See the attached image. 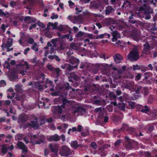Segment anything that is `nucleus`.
<instances>
[{"mask_svg":"<svg viewBox=\"0 0 157 157\" xmlns=\"http://www.w3.org/2000/svg\"><path fill=\"white\" fill-rule=\"evenodd\" d=\"M70 63L72 64H74L75 63H78L79 61L78 59L75 58L73 56H71V58L68 59Z\"/></svg>","mask_w":157,"mask_h":157,"instance_id":"nucleus-23","label":"nucleus"},{"mask_svg":"<svg viewBox=\"0 0 157 157\" xmlns=\"http://www.w3.org/2000/svg\"><path fill=\"white\" fill-rule=\"evenodd\" d=\"M107 36V34L106 33H105L104 34H101L100 35L96 36L95 37V39H99L103 38L105 36Z\"/></svg>","mask_w":157,"mask_h":157,"instance_id":"nucleus-40","label":"nucleus"},{"mask_svg":"<svg viewBox=\"0 0 157 157\" xmlns=\"http://www.w3.org/2000/svg\"><path fill=\"white\" fill-rule=\"evenodd\" d=\"M114 61L116 63H119L123 60V57L119 54H116L113 56Z\"/></svg>","mask_w":157,"mask_h":157,"instance_id":"nucleus-11","label":"nucleus"},{"mask_svg":"<svg viewBox=\"0 0 157 157\" xmlns=\"http://www.w3.org/2000/svg\"><path fill=\"white\" fill-rule=\"evenodd\" d=\"M109 96L111 100H116L117 97L113 92H111L109 93Z\"/></svg>","mask_w":157,"mask_h":157,"instance_id":"nucleus-27","label":"nucleus"},{"mask_svg":"<svg viewBox=\"0 0 157 157\" xmlns=\"http://www.w3.org/2000/svg\"><path fill=\"white\" fill-rule=\"evenodd\" d=\"M47 68L50 71H53L54 69V67H53L52 65L51 64H48L47 65Z\"/></svg>","mask_w":157,"mask_h":157,"instance_id":"nucleus-47","label":"nucleus"},{"mask_svg":"<svg viewBox=\"0 0 157 157\" xmlns=\"http://www.w3.org/2000/svg\"><path fill=\"white\" fill-rule=\"evenodd\" d=\"M46 120H45L43 118L41 119L40 121V123H39V126L42 125L43 124H44L46 121Z\"/></svg>","mask_w":157,"mask_h":157,"instance_id":"nucleus-53","label":"nucleus"},{"mask_svg":"<svg viewBox=\"0 0 157 157\" xmlns=\"http://www.w3.org/2000/svg\"><path fill=\"white\" fill-rule=\"evenodd\" d=\"M2 152L4 154H5L7 152V150L8 149V147L5 144L2 146Z\"/></svg>","mask_w":157,"mask_h":157,"instance_id":"nucleus-30","label":"nucleus"},{"mask_svg":"<svg viewBox=\"0 0 157 157\" xmlns=\"http://www.w3.org/2000/svg\"><path fill=\"white\" fill-rule=\"evenodd\" d=\"M65 108H63L62 107V106H58V109H57V111L58 113H61L63 111V109H64Z\"/></svg>","mask_w":157,"mask_h":157,"instance_id":"nucleus-45","label":"nucleus"},{"mask_svg":"<svg viewBox=\"0 0 157 157\" xmlns=\"http://www.w3.org/2000/svg\"><path fill=\"white\" fill-rule=\"evenodd\" d=\"M111 34L113 37L112 38V41L116 42L114 44L120 45L121 43L120 40H118V39L120 38V35L117 31L116 30H114L112 32Z\"/></svg>","mask_w":157,"mask_h":157,"instance_id":"nucleus-2","label":"nucleus"},{"mask_svg":"<svg viewBox=\"0 0 157 157\" xmlns=\"http://www.w3.org/2000/svg\"><path fill=\"white\" fill-rule=\"evenodd\" d=\"M45 36L49 38H51L52 37V34L49 31H47L45 33Z\"/></svg>","mask_w":157,"mask_h":157,"instance_id":"nucleus-43","label":"nucleus"},{"mask_svg":"<svg viewBox=\"0 0 157 157\" xmlns=\"http://www.w3.org/2000/svg\"><path fill=\"white\" fill-rule=\"evenodd\" d=\"M73 54V52L71 50H69L66 52V54L68 58L69 59L71 56V55Z\"/></svg>","mask_w":157,"mask_h":157,"instance_id":"nucleus-33","label":"nucleus"},{"mask_svg":"<svg viewBox=\"0 0 157 157\" xmlns=\"http://www.w3.org/2000/svg\"><path fill=\"white\" fill-rule=\"evenodd\" d=\"M28 42L30 44H34V40L33 38H29L28 40Z\"/></svg>","mask_w":157,"mask_h":157,"instance_id":"nucleus-49","label":"nucleus"},{"mask_svg":"<svg viewBox=\"0 0 157 157\" xmlns=\"http://www.w3.org/2000/svg\"><path fill=\"white\" fill-rule=\"evenodd\" d=\"M58 40V38H55L54 39H52L51 40L52 43L54 44V45H55V44L56 43V42Z\"/></svg>","mask_w":157,"mask_h":157,"instance_id":"nucleus-55","label":"nucleus"},{"mask_svg":"<svg viewBox=\"0 0 157 157\" xmlns=\"http://www.w3.org/2000/svg\"><path fill=\"white\" fill-rule=\"evenodd\" d=\"M71 147L75 149H77L78 147H82L81 144H78L77 141H73L71 142Z\"/></svg>","mask_w":157,"mask_h":157,"instance_id":"nucleus-17","label":"nucleus"},{"mask_svg":"<svg viewBox=\"0 0 157 157\" xmlns=\"http://www.w3.org/2000/svg\"><path fill=\"white\" fill-rule=\"evenodd\" d=\"M135 85L133 83H129L125 85V87L126 88L128 89L131 91H132L134 89Z\"/></svg>","mask_w":157,"mask_h":157,"instance_id":"nucleus-20","label":"nucleus"},{"mask_svg":"<svg viewBox=\"0 0 157 157\" xmlns=\"http://www.w3.org/2000/svg\"><path fill=\"white\" fill-rule=\"evenodd\" d=\"M34 2V0H26L24 1V3L25 4L27 3L30 6L33 5Z\"/></svg>","mask_w":157,"mask_h":157,"instance_id":"nucleus-28","label":"nucleus"},{"mask_svg":"<svg viewBox=\"0 0 157 157\" xmlns=\"http://www.w3.org/2000/svg\"><path fill=\"white\" fill-rule=\"evenodd\" d=\"M27 126H31L35 129H37L39 126L37 118L36 117L34 120L31 121L30 123H28Z\"/></svg>","mask_w":157,"mask_h":157,"instance_id":"nucleus-5","label":"nucleus"},{"mask_svg":"<svg viewBox=\"0 0 157 157\" xmlns=\"http://www.w3.org/2000/svg\"><path fill=\"white\" fill-rule=\"evenodd\" d=\"M6 14H9V13L7 12L6 13H5L4 12L2 11V10H0V16H6Z\"/></svg>","mask_w":157,"mask_h":157,"instance_id":"nucleus-50","label":"nucleus"},{"mask_svg":"<svg viewBox=\"0 0 157 157\" xmlns=\"http://www.w3.org/2000/svg\"><path fill=\"white\" fill-rule=\"evenodd\" d=\"M54 70L57 75L56 77H59L60 74V72L61 71V70L59 68H57L54 69Z\"/></svg>","mask_w":157,"mask_h":157,"instance_id":"nucleus-37","label":"nucleus"},{"mask_svg":"<svg viewBox=\"0 0 157 157\" xmlns=\"http://www.w3.org/2000/svg\"><path fill=\"white\" fill-rule=\"evenodd\" d=\"M151 72H147L144 74V77L145 79L147 80L148 79V77L151 76Z\"/></svg>","mask_w":157,"mask_h":157,"instance_id":"nucleus-42","label":"nucleus"},{"mask_svg":"<svg viewBox=\"0 0 157 157\" xmlns=\"http://www.w3.org/2000/svg\"><path fill=\"white\" fill-rule=\"evenodd\" d=\"M77 65L72 66L70 64H67V69L69 71H71L73 70L75 68H77Z\"/></svg>","mask_w":157,"mask_h":157,"instance_id":"nucleus-29","label":"nucleus"},{"mask_svg":"<svg viewBox=\"0 0 157 157\" xmlns=\"http://www.w3.org/2000/svg\"><path fill=\"white\" fill-rule=\"evenodd\" d=\"M133 16H134L132 14L131 16H130L129 17V19L130 20V21L132 22L133 23H135L136 22V20H134V21H133V20H132V19H133Z\"/></svg>","mask_w":157,"mask_h":157,"instance_id":"nucleus-57","label":"nucleus"},{"mask_svg":"<svg viewBox=\"0 0 157 157\" xmlns=\"http://www.w3.org/2000/svg\"><path fill=\"white\" fill-rule=\"evenodd\" d=\"M38 138L39 139V141H36L34 144H40L41 143H43L44 141L45 140V136L43 135H40V136H39V135H38Z\"/></svg>","mask_w":157,"mask_h":157,"instance_id":"nucleus-15","label":"nucleus"},{"mask_svg":"<svg viewBox=\"0 0 157 157\" xmlns=\"http://www.w3.org/2000/svg\"><path fill=\"white\" fill-rule=\"evenodd\" d=\"M142 87L141 86L135 85L132 91H135L136 94H139L140 93V92H141L142 90Z\"/></svg>","mask_w":157,"mask_h":157,"instance_id":"nucleus-18","label":"nucleus"},{"mask_svg":"<svg viewBox=\"0 0 157 157\" xmlns=\"http://www.w3.org/2000/svg\"><path fill=\"white\" fill-rule=\"evenodd\" d=\"M17 146L18 148L22 150L23 153L26 154L28 150L27 147L23 142L21 141H18L17 144Z\"/></svg>","mask_w":157,"mask_h":157,"instance_id":"nucleus-6","label":"nucleus"},{"mask_svg":"<svg viewBox=\"0 0 157 157\" xmlns=\"http://www.w3.org/2000/svg\"><path fill=\"white\" fill-rule=\"evenodd\" d=\"M64 88L66 90H68L71 88V87L70 86L69 83H67L65 84Z\"/></svg>","mask_w":157,"mask_h":157,"instance_id":"nucleus-48","label":"nucleus"},{"mask_svg":"<svg viewBox=\"0 0 157 157\" xmlns=\"http://www.w3.org/2000/svg\"><path fill=\"white\" fill-rule=\"evenodd\" d=\"M53 16L51 17V18L52 19H53L54 18L57 19L58 18V16L57 15H55L54 13L53 14Z\"/></svg>","mask_w":157,"mask_h":157,"instance_id":"nucleus-64","label":"nucleus"},{"mask_svg":"<svg viewBox=\"0 0 157 157\" xmlns=\"http://www.w3.org/2000/svg\"><path fill=\"white\" fill-rule=\"evenodd\" d=\"M130 2L129 1L126 0L124 2L123 6L124 7L126 8L128 6L130 7Z\"/></svg>","mask_w":157,"mask_h":157,"instance_id":"nucleus-34","label":"nucleus"},{"mask_svg":"<svg viewBox=\"0 0 157 157\" xmlns=\"http://www.w3.org/2000/svg\"><path fill=\"white\" fill-rule=\"evenodd\" d=\"M143 49L142 51L143 53L146 55L148 54L151 48L150 45L148 43H146L143 45Z\"/></svg>","mask_w":157,"mask_h":157,"instance_id":"nucleus-8","label":"nucleus"},{"mask_svg":"<svg viewBox=\"0 0 157 157\" xmlns=\"http://www.w3.org/2000/svg\"><path fill=\"white\" fill-rule=\"evenodd\" d=\"M149 109H141V112L143 113H147V112L149 111Z\"/></svg>","mask_w":157,"mask_h":157,"instance_id":"nucleus-60","label":"nucleus"},{"mask_svg":"<svg viewBox=\"0 0 157 157\" xmlns=\"http://www.w3.org/2000/svg\"><path fill=\"white\" fill-rule=\"evenodd\" d=\"M139 46L134 45L132 48V50L131 52L139 54Z\"/></svg>","mask_w":157,"mask_h":157,"instance_id":"nucleus-24","label":"nucleus"},{"mask_svg":"<svg viewBox=\"0 0 157 157\" xmlns=\"http://www.w3.org/2000/svg\"><path fill=\"white\" fill-rule=\"evenodd\" d=\"M131 37L134 40L136 41H138L139 40V33L137 31H133L132 33Z\"/></svg>","mask_w":157,"mask_h":157,"instance_id":"nucleus-14","label":"nucleus"},{"mask_svg":"<svg viewBox=\"0 0 157 157\" xmlns=\"http://www.w3.org/2000/svg\"><path fill=\"white\" fill-rule=\"evenodd\" d=\"M70 78L76 81H78L80 79V78L75 73L72 72L71 73L69 74V77H68V78Z\"/></svg>","mask_w":157,"mask_h":157,"instance_id":"nucleus-19","label":"nucleus"},{"mask_svg":"<svg viewBox=\"0 0 157 157\" xmlns=\"http://www.w3.org/2000/svg\"><path fill=\"white\" fill-rule=\"evenodd\" d=\"M93 104H97L98 105H100L101 104V102L100 101L97 100L95 101L93 103Z\"/></svg>","mask_w":157,"mask_h":157,"instance_id":"nucleus-58","label":"nucleus"},{"mask_svg":"<svg viewBox=\"0 0 157 157\" xmlns=\"http://www.w3.org/2000/svg\"><path fill=\"white\" fill-rule=\"evenodd\" d=\"M141 92L143 93L144 95L146 96L147 95L148 93V90L147 88L144 87L143 88V90Z\"/></svg>","mask_w":157,"mask_h":157,"instance_id":"nucleus-38","label":"nucleus"},{"mask_svg":"<svg viewBox=\"0 0 157 157\" xmlns=\"http://www.w3.org/2000/svg\"><path fill=\"white\" fill-rule=\"evenodd\" d=\"M124 130H126L128 131L130 130L132 131L133 130V129L132 128H128L127 125L124 124L123 125L122 128H121L120 129L118 130V131H120V130L123 131Z\"/></svg>","mask_w":157,"mask_h":157,"instance_id":"nucleus-21","label":"nucleus"},{"mask_svg":"<svg viewBox=\"0 0 157 157\" xmlns=\"http://www.w3.org/2000/svg\"><path fill=\"white\" fill-rule=\"evenodd\" d=\"M48 58L50 60L55 59L56 61L58 62L60 61V59L59 58V56L56 55H49L48 56Z\"/></svg>","mask_w":157,"mask_h":157,"instance_id":"nucleus-22","label":"nucleus"},{"mask_svg":"<svg viewBox=\"0 0 157 157\" xmlns=\"http://www.w3.org/2000/svg\"><path fill=\"white\" fill-rule=\"evenodd\" d=\"M10 4V6L12 7H14L16 5V2L14 1H11Z\"/></svg>","mask_w":157,"mask_h":157,"instance_id":"nucleus-52","label":"nucleus"},{"mask_svg":"<svg viewBox=\"0 0 157 157\" xmlns=\"http://www.w3.org/2000/svg\"><path fill=\"white\" fill-rule=\"evenodd\" d=\"M25 21H26L27 24H30L32 23L31 20V17L29 16L26 17L24 19Z\"/></svg>","mask_w":157,"mask_h":157,"instance_id":"nucleus-31","label":"nucleus"},{"mask_svg":"<svg viewBox=\"0 0 157 157\" xmlns=\"http://www.w3.org/2000/svg\"><path fill=\"white\" fill-rule=\"evenodd\" d=\"M49 24H50L51 26H52V29H57L58 27H57L58 23L57 22H55L54 24L52 23L49 22Z\"/></svg>","mask_w":157,"mask_h":157,"instance_id":"nucleus-35","label":"nucleus"},{"mask_svg":"<svg viewBox=\"0 0 157 157\" xmlns=\"http://www.w3.org/2000/svg\"><path fill=\"white\" fill-rule=\"evenodd\" d=\"M62 101L63 104L61 105V106L63 108H65V105H66L67 103L68 104L70 103V101H69L67 99L65 98L63 99Z\"/></svg>","mask_w":157,"mask_h":157,"instance_id":"nucleus-26","label":"nucleus"},{"mask_svg":"<svg viewBox=\"0 0 157 157\" xmlns=\"http://www.w3.org/2000/svg\"><path fill=\"white\" fill-rule=\"evenodd\" d=\"M113 122L115 124H116L119 121V119L118 117L116 116H114L113 117Z\"/></svg>","mask_w":157,"mask_h":157,"instance_id":"nucleus-41","label":"nucleus"},{"mask_svg":"<svg viewBox=\"0 0 157 157\" xmlns=\"http://www.w3.org/2000/svg\"><path fill=\"white\" fill-rule=\"evenodd\" d=\"M60 140V136L57 134L51 136L47 138V140L50 141H59Z\"/></svg>","mask_w":157,"mask_h":157,"instance_id":"nucleus-9","label":"nucleus"},{"mask_svg":"<svg viewBox=\"0 0 157 157\" xmlns=\"http://www.w3.org/2000/svg\"><path fill=\"white\" fill-rule=\"evenodd\" d=\"M121 142V140H118L115 142L114 145L116 146H118L120 145Z\"/></svg>","mask_w":157,"mask_h":157,"instance_id":"nucleus-56","label":"nucleus"},{"mask_svg":"<svg viewBox=\"0 0 157 157\" xmlns=\"http://www.w3.org/2000/svg\"><path fill=\"white\" fill-rule=\"evenodd\" d=\"M84 34V33L81 31H79L75 35V37L77 38L81 37L83 36Z\"/></svg>","mask_w":157,"mask_h":157,"instance_id":"nucleus-36","label":"nucleus"},{"mask_svg":"<svg viewBox=\"0 0 157 157\" xmlns=\"http://www.w3.org/2000/svg\"><path fill=\"white\" fill-rule=\"evenodd\" d=\"M13 39L11 38H8L6 43H3L1 45L2 50L5 48H9L12 45Z\"/></svg>","mask_w":157,"mask_h":157,"instance_id":"nucleus-7","label":"nucleus"},{"mask_svg":"<svg viewBox=\"0 0 157 157\" xmlns=\"http://www.w3.org/2000/svg\"><path fill=\"white\" fill-rule=\"evenodd\" d=\"M59 48L60 50H63L65 46L63 44L61 43Z\"/></svg>","mask_w":157,"mask_h":157,"instance_id":"nucleus-63","label":"nucleus"},{"mask_svg":"<svg viewBox=\"0 0 157 157\" xmlns=\"http://www.w3.org/2000/svg\"><path fill=\"white\" fill-rule=\"evenodd\" d=\"M102 120H103V119L104 120V122L105 123H106L107 122V121L108 120V119H109V117H108L105 116V117H102Z\"/></svg>","mask_w":157,"mask_h":157,"instance_id":"nucleus-59","label":"nucleus"},{"mask_svg":"<svg viewBox=\"0 0 157 157\" xmlns=\"http://www.w3.org/2000/svg\"><path fill=\"white\" fill-rule=\"evenodd\" d=\"M70 47L73 49L77 50L78 49L77 44L75 43H71L70 44Z\"/></svg>","mask_w":157,"mask_h":157,"instance_id":"nucleus-32","label":"nucleus"},{"mask_svg":"<svg viewBox=\"0 0 157 157\" xmlns=\"http://www.w3.org/2000/svg\"><path fill=\"white\" fill-rule=\"evenodd\" d=\"M140 69V67L138 65H133V71L138 70H139Z\"/></svg>","mask_w":157,"mask_h":157,"instance_id":"nucleus-46","label":"nucleus"},{"mask_svg":"<svg viewBox=\"0 0 157 157\" xmlns=\"http://www.w3.org/2000/svg\"><path fill=\"white\" fill-rule=\"evenodd\" d=\"M66 37L68 39H69L70 41H71L73 40L72 36L69 34H67Z\"/></svg>","mask_w":157,"mask_h":157,"instance_id":"nucleus-62","label":"nucleus"},{"mask_svg":"<svg viewBox=\"0 0 157 157\" xmlns=\"http://www.w3.org/2000/svg\"><path fill=\"white\" fill-rule=\"evenodd\" d=\"M115 10L111 6H107L105 8V13L106 15L113 14Z\"/></svg>","mask_w":157,"mask_h":157,"instance_id":"nucleus-13","label":"nucleus"},{"mask_svg":"<svg viewBox=\"0 0 157 157\" xmlns=\"http://www.w3.org/2000/svg\"><path fill=\"white\" fill-rule=\"evenodd\" d=\"M139 11L140 13H143L145 18L147 20L151 18L150 14L153 13V10L151 7L149 5L145 4L140 7Z\"/></svg>","mask_w":157,"mask_h":157,"instance_id":"nucleus-1","label":"nucleus"},{"mask_svg":"<svg viewBox=\"0 0 157 157\" xmlns=\"http://www.w3.org/2000/svg\"><path fill=\"white\" fill-rule=\"evenodd\" d=\"M32 49L36 51L37 52L38 51V49L37 47V44L36 43H34L33 44V45L32 47Z\"/></svg>","mask_w":157,"mask_h":157,"instance_id":"nucleus-39","label":"nucleus"},{"mask_svg":"<svg viewBox=\"0 0 157 157\" xmlns=\"http://www.w3.org/2000/svg\"><path fill=\"white\" fill-rule=\"evenodd\" d=\"M129 105L131 107L132 109H133L134 108L135 106V104L134 102L132 101L128 102Z\"/></svg>","mask_w":157,"mask_h":157,"instance_id":"nucleus-51","label":"nucleus"},{"mask_svg":"<svg viewBox=\"0 0 157 157\" xmlns=\"http://www.w3.org/2000/svg\"><path fill=\"white\" fill-rule=\"evenodd\" d=\"M37 25L40 27H41L42 28H44L45 27V25L43 24L42 23L39 21L37 23Z\"/></svg>","mask_w":157,"mask_h":157,"instance_id":"nucleus-54","label":"nucleus"},{"mask_svg":"<svg viewBox=\"0 0 157 157\" xmlns=\"http://www.w3.org/2000/svg\"><path fill=\"white\" fill-rule=\"evenodd\" d=\"M18 120L20 121V122L23 123H25L27 121L26 117L22 115H20L19 116Z\"/></svg>","mask_w":157,"mask_h":157,"instance_id":"nucleus-25","label":"nucleus"},{"mask_svg":"<svg viewBox=\"0 0 157 157\" xmlns=\"http://www.w3.org/2000/svg\"><path fill=\"white\" fill-rule=\"evenodd\" d=\"M70 152L71 150L69 147L66 145H63L62 146L60 154L62 156H66L70 154Z\"/></svg>","mask_w":157,"mask_h":157,"instance_id":"nucleus-3","label":"nucleus"},{"mask_svg":"<svg viewBox=\"0 0 157 157\" xmlns=\"http://www.w3.org/2000/svg\"><path fill=\"white\" fill-rule=\"evenodd\" d=\"M78 112L80 113L81 114H82L83 113L86 112V109L80 106H79L75 108L74 111V112L75 113Z\"/></svg>","mask_w":157,"mask_h":157,"instance_id":"nucleus-16","label":"nucleus"},{"mask_svg":"<svg viewBox=\"0 0 157 157\" xmlns=\"http://www.w3.org/2000/svg\"><path fill=\"white\" fill-rule=\"evenodd\" d=\"M125 147L127 149H130L132 147V143L133 141L128 138L127 136H126L125 138Z\"/></svg>","mask_w":157,"mask_h":157,"instance_id":"nucleus-10","label":"nucleus"},{"mask_svg":"<svg viewBox=\"0 0 157 157\" xmlns=\"http://www.w3.org/2000/svg\"><path fill=\"white\" fill-rule=\"evenodd\" d=\"M90 146L92 147L93 148L95 149L98 147V146L96 144V143L94 142H92L90 144Z\"/></svg>","mask_w":157,"mask_h":157,"instance_id":"nucleus-44","label":"nucleus"},{"mask_svg":"<svg viewBox=\"0 0 157 157\" xmlns=\"http://www.w3.org/2000/svg\"><path fill=\"white\" fill-rule=\"evenodd\" d=\"M128 59L131 61H136L140 58L139 54L130 52L127 56Z\"/></svg>","mask_w":157,"mask_h":157,"instance_id":"nucleus-4","label":"nucleus"},{"mask_svg":"<svg viewBox=\"0 0 157 157\" xmlns=\"http://www.w3.org/2000/svg\"><path fill=\"white\" fill-rule=\"evenodd\" d=\"M141 75L139 73L137 74L136 76L135 79L136 80H139L140 79Z\"/></svg>","mask_w":157,"mask_h":157,"instance_id":"nucleus-61","label":"nucleus"},{"mask_svg":"<svg viewBox=\"0 0 157 157\" xmlns=\"http://www.w3.org/2000/svg\"><path fill=\"white\" fill-rule=\"evenodd\" d=\"M49 147L51 151L53 153L57 152L58 150V146L56 144H50L49 145Z\"/></svg>","mask_w":157,"mask_h":157,"instance_id":"nucleus-12","label":"nucleus"}]
</instances>
